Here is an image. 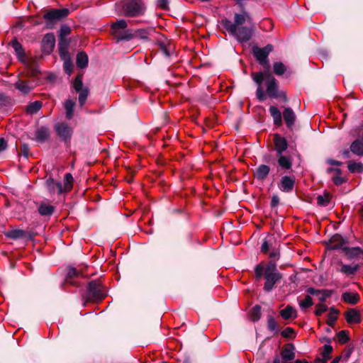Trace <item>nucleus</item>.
Here are the masks:
<instances>
[{
	"mask_svg": "<svg viewBox=\"0 0 363 363\" xmlns=\"http://www.w3.org/2000/svg\"><path fill=\"white\" fill-rule=\"evenodd\" d=\"M222 25L240 42H247L252 37L254 26L250 16L246 11L235 13L234 22L228 19L223 20Z\"/></svg>",
	"mask_w": 363,
	"mask_h": 363,
	"instance_id": "f257e3e1",
	"label": "nucleus"
},
{
	"mask_svg": "<svg viewBox=\"0 0 363 363\" xmlns=\"http://www.w3.org/2000/svg\"><path fill=\"white\" fill-rule=\"evenodd\" d=\"M251 77L257 85L256 96L259 101H263L266 98L262 86L264 80H265L266 92L269 97L272 99L282 97L284 101H286L285 93L279 91L278 82L269 72H252Z\"/></svg>",
	"mask_w": 363,
	"mask_h": 363,
	"instance_id": "f03ea898",
	"label": "nucleus"
},
{
	"mask_svg": "<svg viewBox=\"0 0 363 363\" xmlns=\"http://www.w3.org/2000/svg\"><path fill=\"white\" fill-rule=\"evenodd\" d=\"M255 277L260 279L262 277L264 279V290L267 292L271 291L275 284L282 278V275L279 272L277 264L274 261H270L267 264L260 263L255 267Z\"/></svg>",
	"mask_w": 363,
	"mask_h": 363,
	"instance_id": "7ed1b4c3",
	"label": "nucleus"
},
{
	"mask_svg": "<svg viewBox=\"0 0 363 363\" xmlns=\"http://www.w3.org/2000/svg\"><path fill=\"white\" fill-rule=\"evenodd\" d=\"M345 241L339 235H334L330 240V248L337 250L342 248L348 259L363 260V250L359 247H343Z\"/></svg>",
	"mask_w": 363,
	"mask_h": 363,
	"instance_id": "20e7f679",
	"label": "nucleus"
},
{
	"mask_svg": "<svg viewBox=\"0 0 363 363\" xmlns=\"http://www.w3.org/2000/svg\"><path fill=\"white\" fill-rule=\"evenodd\" d=\"M118 6L121 8L123 15L127 17H138L143 16L146 11L143 0H121Z\"/></svg>",
	"mask_w": 363,
	"mask_h": 363,
	"instance_id": "39448f33",
	"label": "nucleus"
},
{
	"mask_svg": "<svg viewBox=\"0 0 363 363\" xmlns=\"http://www.w3.org/2000/svg\"><path fill=\"white\" fill-rule=\"evenodd\" d=\"M128 27L127 22L123 20H118L117 21L113 23L111 26L112 30V35L117 40V41L120 40H129L134 38V35L130 30H124L121 31V29H125Z\"/></svg>",
	"mask_w": 363,
	"mask_h": 363,
	"instance_id": "423d86ee",
	"label": "nucleus"
},
{
	"mask_svg": "<svg viewBox=\"0 0 363 363\" xmlns=\"http://www.w3.org/2000/svg\"><path fill=\"white\" fill-rule=\"evenodd\" d=\"M69 13L68 9H52L43 14V18L46 21L47 26L51 28L56 21L65 18Z\"/></svg>",
	"mask_w": 363,
	"mask_h": 363,
	"instance_id": "0eeeda50",
	"label": "nucleus"
},
{
	"mask_svg": "<svg viewBox=\"0 0 363 363\" xmlns=\"http://www.w3.org/2000/svg\"><path fill=\"white\" fill-rule=\"evenodd\" d=\"M273 50V46L271 44L267 45L264 48L255 46L252 48V54L256 60L264 67V69H269L268 56Z\"/></svg>",
	"mask_w": 363,
	"mask_h": 363,
	"instance_id": "6e6552de",
	"label": "nucleus"
},
{
	"mask_svg": "<svg viewBox=\"0 0 363 363\" xmlns=\"http://www.w3.org/2000/svg\"><path fill=\"white\" fill-rule=\"evenodd\" d=\"M106 296V291L100 283L91 281L88 286V299L90 301L101 300Z\"/></svg>",
	"mask_w": 363,
	"mask_h": 363,
	"instance_id": "1a4fd4ad",
	"label": "nucleus"
},
{
	"mask_svg": "<svg viewBox=\"0 0 363 363\" xmlns=\"http://www.w3.org/2000/svg\"><path fill=\"white\" fill-rule=\"evenodd\" d=\"M73 88L79 93V104L83 106L89 95V89L83 86L82 76L77 75L73 82Z\"/></svg>",
	"mask_w": 363,
	"mask_h": 363,
	"instance_id": "9d476101",
	"label": "nucleus"
},
{
	"mask_svg": "<svg viewBox=\"0 0 363 363\" xmlns=\"http://www.w3.org/2000/svg\"><path fill=\"white\" fill-rule=\"evenodd\" d=\"M55 130L58 136L65 142L70 140L73 130L72 128L66 123H58L55 125Z\"/></svg>",
	"mask_w": 363,
	"mask_h": 363,
	"instance_id": "9b49d317",
	"label": "nucleus"
},
{
	"mask_svg": "<svg viewBox=\"0 0 363 363\" xmlns=\"http://www.w3.org/2000/svg\"><path fill=\"white\" fill-rule=\"evenodd\" d=\"M295 184V178L291 176H284L278 184V187L283 192H291L293 191Z\"/></svg>",
	"mask_w": 363,
	"mask_h": 363,
	"instance_id": "f8f14e48",
	"label": "nucleus"
},
{
	"mask_svg": "<svg viewBox=\"0 0 363 363\" xmlns=\"http://www.w3.org/2000/svg\"><path fill=\"white\" fill-rule=\"evenodd\" d=\"M84 277H85V275L81 270H78L74 267H69L67 269L65 281L72 285L79 286L78 282L75 279Z\"/></svg>",
	"mask_w": 363,
	"mask_h": 363,
	"instance_id": "ddd939ff",
	"label": "nucleus"
},
{
	"mask_svg": "<svg viewBox=\"0 0 363 363\" xmlns=\"http://www.w3.org/2000/svg\"><path fill=\"white\" fill-rule=\"evenodd\" d=\"M277 157L279 170L285 172H289L291 170L293 159L291 156L279 155H277Z\"/></svg>",
	"mask_w": 363,
	"mask_h": 363,
	"instance_id": "4468645a",
	"label": "nucleus"
},
{
	"mask_svg": "<svg viewBox=\"0 0 363 363\" xmlns=\"http://www.w3.org/2000/svg\"><path fill=\"white\" fill-rule=\"evenodd\" d=\"M55 44V37L53 33H47L43 38L42 40V49L43 52L46 54H50Z\"/></svg>",
	"mask_w": 363,
	"mask_h": 363,
	"instance_id": "2eb2a0df",
	"label": "nucleus"
},
{
	"mask_svg": "<svg viewBox=\"0 0 363 363\" xmlns=\"http://www.w3.org/2000/svg\"><path fill=\"white\" fill-rule=\"evenodd\" d=\"M274 149L276 155H283L288 147L286 140L281 137L279 134H275L274 136Z\"/></svg>",
	"mask_w": 363,
	"mask_h": 363,
	"instance_id": "dca6fc26",
	"label": "nucleus"
},
{
	"mask_svg": "<svg viewBox=\"0 0 363 363\" xmlns=\"http://www.w3.org/2000/svg\"><path fill=\"white\" fill-rule=\"evenodd\" d=\"M310 295L317 296L320 302H325L328 298L331 296L333 291L328 289L319 290L313 287H309L306 290Z\"/></svg>",
	"mask_w": 363,
	"mask_h": 363,
	"instance_id": "f3484780",
	"label": "nucleus"
},
{
	"mask_svg": "<svg viewBox=\"0 0 363 363\" xmlns=\"http://www.w3.org/2000/svg\"><path fill=\"white\" fill-rule=\"evenodd\" d=\"M345 318L349 324H357L362 321L359 312L354 308L350 309L345 313Z\"/></svg>",
	"mask_w": 363,
	"mask_h": 363,
	"instance_id": "a211bd4d",
	"label": "nucleus"
},
{
	"mask_svg": "<svg viewBox=\"0 0 363 363\" xmlns=\"http://www.w3.org/2000/svg\"><path fill=\"white\" fill-rule=\"evenodd\" d=\"M283 117L288 128L292 129L296 118L292 108H286L283 112Z\"/></svg>",
	"mask_w": 363,
	"mask_h": 363,
	"instance_id": "6ab92c4d",
	"label": "nucleus"
},
{
	"mask_svg": "<svg viewBox=\"0 0 363 363\" xmlns=\"http://www.w3.org/2000/svg\"><path fill=\"white\" fill-rule=\"evenodd\" d=\"M46 185L50 194H62L63 191V187L61 182L55 181L52 178H49L46 181Z\"/></svg>",
	"mask_w": 363,
	"mask_h": 363,
	"instance_id": "aec40b11",
	"label": "nucleus"
},
{
	"mask_svg": "<svg viewBox=\"0 0 363 363\" xmlns=\"http://www.w3.org/2000/svg\"><path fill=\"white\" fill-rule=\"evenodd\" d=\"M269 172L270 168L268 165L260 164L255 170L254 174L257 179L263 181L267 177V176L269 174Z\"/></svg>",
	"mask_w": 363,
	"mask_h": 363,
	"instance_id": "412c9836",
	"label": "nucleus"
},
{
	"mask_svg": "<svg viewBox=\"0 0 363 363\" xmlns=\"http://www.w3.org/2000/svg\"><path fill=\"white\" fill-rule=\"evenodd\" d=\"M269 111L273 118L274 124L277 126H281L282 125V116L278 108L274 106H271Z\"/></svg>",
	"mask_w": 363,
	"mask_h": 363,
	"instance_id": "4be33fe9",
	"label": "nucleus"
},
{
	"mask_svg": "<svg viewBox=\"0 0 363 363\" xmlns=\"http://www.w3.org/2000/svg\"><path fill=\"white\" fill-rule=\"evenodd\" d=\"M281 357L284 363H290V362L295 357L293 346L288 345L284 347L281 351Z\"/></svg>",
	"mask_w": 363,
	"mask_h": 363,
	"instance_id": "5701e85b",
	"label": "nucleus"
},
{
	"mask_svg": "<svg viewBox=\"0 0 363 363\" xmlns=\"http://www.w3.org/2000/svg\"><path fill=\"white\" fill-rule=\"evenodd\" d=\"M342 300L347 303L354 305L359 301V296L356 292H344L342 295Z\"/></svg>",
	"mask_w": 363,
	"mask_h": 363,
	"instance_id": "b1692460",
	"label": "nucleus"
},
{
	"mask_svg": "<svg viewBox=\"0 0 363 363\" xmlns=\"http://www.w3.org/2000/svg\"><path fill=\"white\" fill-rule=\"evenodd\" d=\"M35 138L39 142H45L50 137V130L46 127L38 128L35 133Z\"/></svg>",
	"mask_w": 363,
	"mask_h": 363,
	"instance_id": "393cba45",
	"label": "nucleus"
},
{
	"mask_svg": "<svg viewBox=\"0 0 363 363\" xmlns=\"http://www.w3.org/2000/svg\"><path fill=\"white\" fill-rule=\"evenodd\" d=\"M280 315L285 320L296 318L297 317V312L295 308L288 306L284 309L280 311Z\"/></svg>",
	"mask_w": 363,
	"mask_h": 363,
	"instance_id": "a878e982",
	"label": "nucleus"
},
{
	"mask_svg": "<svg viewBox=\"0 0 363 363\" xmlns=\"http://www.w3.org/2000/svg\"><path fill=\"white\" fill-rule=\"evenodd\" d=\"M70 32H71V29H70V28L68 26L62 25L60 27V37L61 38V40H60V50L61 56L64 55L65 53V51L64 48H62V41L64 40V38L66 36L69 35Z\"/></svg>",
	"mask_w": 363,
	"mask_h": 363,
	"instance_id": "bb28decb",
	"label": "nucleus"
},
{
	"mask_svg": "<svg viewBox=\"0 0 363 363\" xmlns=\"http://www.w3.org/2000/svg\"><path fill=\"white\" fill-rule=\"evenodd\" d=\"M75 106V102L71 99H67L64 103V107L65 109L66 118L70 120L74 115V108Z\"/></svg>",
	"mask_w": 363,
	"mask_h": 363,
	"instance_id": "cd10ccee",
	"label": "nucleus"
},
{
	"mask_svg": "<svg viewBox=\"0 0 363 363\" xmlns=\"http://www.w3.org/2000/svg\"><path fill=\"white\" fill-rule=\"evenodd\" d=\"M54 207L50 204L42 203L38 207V212L41 216H49L54 212Z\"/></svg>",
	"mask_w": 363,
	"mask_h": 363,
	"instance_id": "c85d7f7f",
	"label": "nucleus"
},
{
	"mask_svg": "<svg viewBox=\"0 0 363 363\" xmlns=\"http://www.w3.org/2000/svg\"><path fill=\"white\" fill-rule=\"evenodd\" d=\"M347 167H348V170L351 173H362V172H363V164L362 162L350 161L347 163Z\"/></svg>",
	"mask_w": 363,
	"mask_h": 363,
	"instance_id": "c756f323",
	"label": "nucleus"
},
{
	"mask_svg": "<svg viewBox=\"0 0 363 363\" xmlns=\"http://www.w3.org/2000/svg\"><path fill=\"white\" fill-rule=\"evenodd\" d=\"M5 235L9 238L16 240L25 237L26 232L20 229H13L6 232Z\"/></svg>",
	"mask_w": 363,
	"mask_h": 363,
	"instance_id": "7c9ffc66",
	"label": "nucleus"
},
{
	"mask_svg": "<svg viewBox=\"0 0 363 363\" xmlns=\"http://www.w3.org/2000/svg\"><path fill=\"white\" fill-rule=\"evenodd\" d=\"M88 65V56L84 52H80L77 55V65L79 68H85Z\"/></svg>",
	"mask_w": 363,
	"mask_h": 363,
	"instance_id": "2f4dec72",
	"label": "nucleus"
},
{
	"mask_svg": "<svg viewBox=\"0 0 363 363\" xmlns=\"http://www.w3.org/2000/svg\"><path fill=\"white\" fill-rule=\"evenodd\" d=\"M14 86L24 94L29 93L33 89L28 83L21 80L16 82L14 84Z\"/></svg>",
	"mask_w": 363,
	"mask_h": 363,
	"instance_id": "473e14b6",
	"label": "nucleus"
},
{
	"mask_svg": "<svg viewBox=\"0 0 363 363\" xmlns=\"http://www.w3.org/2000/svg\"><path fill=\"white\" fill-rule=\"evenodd\" d=\"M42 107L40 101H36L30 103L26 108V112L29 114L36 113Z\"/></svg>",
	"mask_w": 363,
	"mask_h": 363,
	"instance_id": "72a5a7b5",
	"label": "nucleus"
},
{
	"mask_svg": "<svg viewBox=\"0 0 363 363\" xmlns=\"http://www.w3.org/2000/svg\"><path fill=\"white\" fill-rule=\"evenodd\" d=\"M358 268L359 266L357 264L354 266L350 264H342L340 269V272L345 274L351 275L354 274L357 271Z\"/></svg>",
	"mask_w": 363,
	"mask_h": 363,
	"instance_id": "f704fd0d",
	"label": "nucleus"
},
{
	"mask_svg": "<svg viewBox=\"0 0 363 363\" xmlns=\"http://www.w3.org/2000/svg\"><path fill=\"white\" fill-rule=\"evenodd\" d=\"M298 304L301 309L305 311L307 308L313 305V302L312 298L309 295H307L304 299L299 301Z\"/></svg>",
	"mask_w": 363,
	"mask_h": 363,
	"instance_id": "c9c22d12",
	"label": "nucleus"
},
{
	"mask_svg": "<svg viewBox=\"0 0 363 363\" xmlns=\"http://www.w3.org/2000/svg\"><path fill=\"white\" fill-rule=\"evenodd\" d=\"M261 317V307L258 305L255 306L250 311V318L252 321L256 322Z\"/></svg>",
	"mask_w": 363,
	"mask_h": 363,
	"instance_id": "e433bc0d",
	"label": "nucleus"
},
{
	"mask_svg": "<svg viewBox=\"0 0 363 363\" xmlns=\"http://www.w3.org/2000/svg\"><path fill=\"white\" fill-rule=\"evenodd\" d=\"M273 69L275 74L281 76L286 72V67L282 62H277L274 64Z\"/></svg>",
	"mask_w": 363,
	"mask_h": 363,
	"instance_id": "4c0bfd02",
	"label": "nucleus"
},
{
	"mask_svg": "<svg viewBox=\"0 0 363 363\" xmlns=\"http://www.w3.org/2000/svg\"><path fill=\"white\" fill-rule=\"evenodd\" d=\"M332 179L337 186L341 185L345 182L344 178L341 176V170L339 169H335V174L333 176Z\"/></svg>",
	"mask_w": 363,
	"mask_h": 363,
	"instance_id": "58836bf2",
	"label": "nucleus"
},
{
	"mask_svg": "<svg viewBox=\"0 0 363 363\" xmlns=\"http://www.w3.org/2000/svg\"><path fill=\"white\" fill-rule=\"evenodd\" d=\"M330 196L329 194H324L323 195H319L317 197V203L318 205L322 206H327L330 203Z\"/></svg>",
	"mask_w": 363,
	"mask_h": 363,
	"instance_id": "ea45409f",
	"label": "nucleus"
},
{
	"mask_svg": "<svg viewBox=\"0 0 363 363\" xmlns=\"http://www.w3.org/2000/svg\"><path fill=\"white\" fill-rule=\"evenodd\" d=\"M150 30L148 29H138L134 33V38L138 37L140 39H147L150 35Z\"/></svg>",
	"mask_w": 363,
	"mask_h": 363,
	"instance_id": "a19ab883",
	"label": "nucleus"
},
{
	"mask_svg": "<svg viewBox=\"0 0 363 363\" xmlns=\"http://www.w3.org/2000/svg\"><path fill=\"white\" fill-rule=\"evenodd\" d=\"M64 182H65V190L69 191L72 188V184L73 182V177H72V174L69 173H67L65 175Z\"/></svg>",
	"mask_w": 363,
	"mask_h": 363,
	"instance_id": "79ce46f5",
	"label": "nucleus"
},
{
	"mask_svg": "<svg viewBox=\"0 0 363 363\" xmlns=\"http://www.w3.org/2000/svg\"><path fill=\"white\" fill-rule=\"evenodd\" d=\"M333 352V347L330 345H325L323 346V357L324 359V363L330 358V354Z\"/></svg>",
	"mask_w": 363,
	"mask_h": 363,
	"instance_id": "37998d69",
	"label": "nucleus"
},
{
	"mask_svg": "<svg viewBox=\"0 0 363 363\" xmlns=\"http://www.w3.org/2000/svg\"><path fill=\"white\" fill-rule=\"evenodd\" d=\"M337 341L340 344H345L349 340V337L347 331L341 330L337 335Z\"/></svg>",
	"mask_w": 363,
	"mask_h": 363,
	"instance_id": "c03bdc74",
	"label": "nucleus"
},
{
	"mask_svg": "<svg viewBox=\"0 0 363 363\" xmlns=\"http://www.w3.org/2000/svg\"><path fill=\"white\" fill-rule=\"evenodd\" d=\"M268 328L271 331H277L278 325L274 318L272 316L268 317L267 319Z\"/></svg>",
	"mask_w": 363,
	"mask_h": 363,
	"instance_id": "a18cd8bd",
	"label": "nucleus"
},
{
	"mask_svg": "<svg viewBox=\"0 0 363 363\" xmlns=\"http://www.w3.org/2000/svg\"><path fill=\"white\" fill-rule=\"evenodd\" d=\"M328 309L326 305L323 303H318L315 306V314L318 316L322 315L324 312H325Z\"/></svg>",
	"mask_w": 363,
	"mask_h": 363,
	"instance_id": "49530a36",
	"label": "nucleus"
},
{
	"mask_svg": "<svg viewBox=\"0 0 363 363\" xmlns=\"http://www.w3.org/2000/svg\"><path fill=\"white\" fill-rule=\"evenodd\" d=\"M294 335V330L291 328H286L281 332V335L285 337H291Z\"/></svg>",
	"mask_w": 363,
	"mask_h": 363,
	"instance_id": "de8ad7c7",
	"label": "nucleus"
},
{
	"mask_svg": "<svg viewBox=\"0 0 363 363\" xmlns=\"http://www.w3.org/2000/svg\"><path fill=\"white\" fill-rule=\"evenodd\" d=\"M157 5L162 9H168L169 0H157Z\"/></svg>",
	"mask_w": 363,
	"mask_h": 363,
	"instance_id": "09e8293b",
	"label": "nucleus"
},
{
	"mask_svg": "<svg viewBox=\"0 0 363 363\" xmlns=\"http://www.w3.org/2000/svg\"><path fill=\"white\" fill-rule=\"evenodd\" d=\"M13 48H14V50H16V52H17V54L19 56L23 55V51L22 47L19 43H18L16 41L14 42L13 43Z\"/></svg>",
	"mask_w": 363,
	"mask_h": 363,
	"instance_id": "8fccbe9b",
	"label": "nucleus"
},
{
	"mask_svg": "<svg viewBox=\"0 0 363 363\" xmlns=\"http://www.w3.org/2000/svg\"><path fill=\"white\" fill-rule=\"evenodd\" d=\"M64 69L67 74H71L72 72V65L69 61H65L64 63Z\"/></svg>",
	"mask_w": 363,
	"mask_h": 363,
	"instance_id": "3c124183",
	"label": "nucleus"
},
{
	"mask_svg": "<svg viewBox=\"0 0 363 363\" xmlns=\"http://www.w3.org/2000/svg\"><path fill=\"white\" fill-rule=\"evenodd\" d=\"M269 257L276 260V259H278L279 257V250H273L270 253H269Z\"/></svg>",
	"mask_w": 363,
	"mask_h": 363,
	"instance_id": "603ef678",
	"label": "nucleus"
},
{
	"mask_svg": "<svg viewBox=\"0 0 363 363\" xmlns=\"http://www.w3.org/2000/svg\"><path fill=\"white\" fill-rule=\"evenodd\" d=\"M269 250V244L267 242V240H264L262 244V247H261V251L263 252V253H267L268 251Z\"/></svg>",
	"mask_w": 363,
	"mask_h": 363,
	"instance_id": "864d4df0",
	"label": "nucleus"
},
{
	"mask_svg": "<svg viewBox=\"0 0 363 363\" xmlns=\"http://www.w3.org/2000/svg\"><path fill=\"white\" fill-rule=\"evenodd\" d=\"M279 203V198L277 195H274L272 198L271 206L272 207H276Z\"/></svg>",
	"mask_w": 363,
	"mask_h": 363,
	"instance_id": "5fc2aeb1",
	"label": "nucleus"
},
{
	"mask_svg": "<svg viewBox=\"0 0 363 363\" xmlns=\"http://www.w3.org/2000/svg\"><path fill=\"white\" fill-rule=\"evenodd\" d=\"M336 320H337L336 315L330 314L328 316V320L327 323L329 325H332Z\"/></svg>",
	"mask_w": 363,
	"mask_h": 363,
	"instance_id": "6e6d98bb",
	"label": "nucleus"
},
{
	"mask_svg": "<svg viewBox=\"0 0 363 363\" xmlns=\"http://www.w3.org/2000/svg\"><path fill=\"white\" fill-rule=\"evenodd\" d=\"M6 147V142L4 138H0V152Z\"/></svg>",
	"mask_w": 363,
	"mask_h": 363,
	"instance_id": "4d7b16f0",
	"label": "nucleus"
},
{
	"mask_svg": "<svg viewBox=\"0 0 363 363\" xmlns=\"http://www.w3.org/2000/svg\"><path fill=\"white\" fill-rule=\"evenodd\" d=\"M327 162L330 164H332V165H335V166H340L342 164V162H339V161H337V160H328L327 161Z\"/></svg>",
	"mask_w": 363,
	"mask_h": 363,
	"instance_id": "13d9d810",
	"label": "nucleus"
},
{
	"mask_svg": "<svg viewBox=\"0 0 363 363\" xmlns=\"http://www.w3.org/2000/svg\"><path fill=\"white\" fill-rule=\"evenodd\" d=\"M350 152L351 151H350L348 150H345L342 151V157L345 159L350 158Z\"/></svg>",
	"mask_w": 363,
	"mask_h": 363,
	"instance_id": "bf43d9fd",
	"label": "nucleus"
},
{
	"mask_svg": "<svg viewBox=\"0 0 363 363\" xmlns=\"http://www.w3.org/2000/svg\"><path fill=\"white\" fill-rule=\"evenodd\" d=\"M162 50L163 54H164L165 56H167V57H168V56H169V52L167 51V48H166L162 47Z\"/></svg>",
	"mask_w": 363,
	"mask_h": 363,
	"instance_id": "052dcab7",
	"label": "nucleus"
},
{
	"mask_svg": "<svg viewBox=\"0 0 363 363\" xmlns=\"http://www.w3.org/2000/svg\"><path fill=\"white\" fill-rule=\"evenodd\" d=\"M341 359V357H335L330 363H339L340 360Z\"/></svg>",
	"mask_w": 363,
	"mask_h": 363,
	"instance_id": "680f3d73",
	"label": "nucleus"
},
{
	"mask_svg": "<svg viewBox=\"0 0 363 363\" xmlns=\"http://www.w3.org/2000/svg\"><path fill=\"white\" fill-rule=\"evenodd\" d=\"M281 361H280V359L278 356H277L274 359V361H273V363H280Z\"/></svg>",
	"mask_w": 363,
	"mask_h": 363,
	"instance_id": "e2e57ef3",
	"label": "nucleus"
},
{
	"mask_svg": "<svg viewBox=\"0 0 363 363\" xmlns=\"http://www.w3.org/2000/svg\"><path fill=\"white\" fill-rule=\"evenodd\" d=\"M22 148L23 149L25 156H26V157H27V152H26V150H28L27 146H26V145H23V147H22Z\"/></svg>",
	"mask_w": 363,
	"mask_h": 363,
	"instance_id": "0e129e2a",
	"label": "nucleus"
},
{
	"mask_svg": "<svg viewBox=\"0 0 363 363\" xmlns=\"http://www.w3.org/2000/svg\"><path fill=\"white\" fill-rule=\"evenodd\" d=\"M335 169H333L330 168V169H328L327 170V172H328V173H330V172H335Z\"/></svg>",
	"mask_w": 363,
	"mask_h": 363,
	"instance_id": "69168bd1",
	"label": "nucleus"
},
{
	"mask_svg": "<svg viewBox=\"0 0 363 363\" xmlns=\"http://www.w3.org/2000/svg\"><path fill=\"white\" fill-rule=\"evenodd\" d=\"M303 362H302V361H301V360H298V359H297V360L296 361V363H303Z\"/></svg>",
	"mask_w": 363,
	"mask_h": 363,
	"instance_id": "338daca9",
	"label": "nucleus"
},
{
	"mask_svg": "<svg viewBox=\"0 0 363 363\" xmlns=\"http://www.w3.org/2000/svg\"><path fill=\"white\" fill-rule=\"evenodd\" d=\"M361 212H362V214L363 216V206L362 207Z\"/></svg>",
	"mask_w": 363,
	"mask_h": 363,
	"instance_id": "774afa93",
	"label": "nucleus"
}]
</instances>
